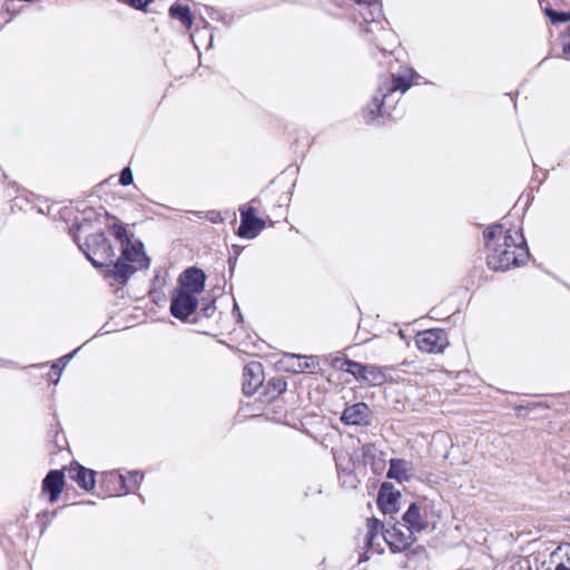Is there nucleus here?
Here are the masks:
<instances>
[{
	"instance_id": "21",
	"label": "nucleus",
	"mask_w": 570,
	"mask_h": 570,
	"mask_svg": "<svg viewBox=\"0 0 570 570\" xmlns=\"http://www.w3.org/2000/svg\"><path fill=\"white\" fill-rule=\"evenodd\" d=\"M366 365H363L358 362L352 361V360H344L343 364L341 365V368L345 372L352 374L356 380L363 381L364 373L366 371Z\"/></svg>"
},
{
	"instance_id": "6",
	"label": "nucleus",
	"mask_w": 570,
	"mask_h": 570,
	"mask_svg": "<svg viewBox=\"0 0 570 570\" xmlns=\"http://www.w3.org/2000/svg\"><path fill=\"white\" fill-rule=\"evenodd\" d=\"M144 480V474H140L137 471H132L129 473V480L116 472L109 471L102 473V483L106 487V491L110 497L122 495L129 492L131 485L128 482H132L135 487H137Z\"/></svg>"
},
{
	"instance_id": "29",
	"label": "nucleus",
	"mask_w": 570,
	"mask_h": 570,
	"mask_svg": "<svg viewBox=\"0 0 570 570\" xmlns=\"http://www.w3.org/2000/svg\"><path fill=\"white\" fill-rule=\"evenodd\" d=\"M215 312L214 301L209 304H205L202 307V313L205 317H212Z\"/></svg>"
},
{
	"instance_id": "16",
	"label": "nucleus",
	"mask_w": 570,
	"mask_h": 570,
	"mask_svg": "<svg viewBox=\"0 0 570 570\" xmlns=\"http://www.w3.org/2000/svg\"><path fill=\"white\" fill-rule=\"evenodd\" d=\"M284 368L292 373H303L315 367L312 356H303L298 354H285L281 361Z\"/></svg>"
},
{
	"instance_id": "26",
	"label": "nucleus",
	"mask_w": 570,
	"mask_h": 570,
	"mask_svg": "<svg viewBox=\"0 0 570 570\" xmlns=\"http://www.w3.org/2000/svg\"><path fill=\"white\" fill-rule=\"evenodd\" d=\"M269 384L273 385L274 391L278 395L282 394L286 390V387H287V383L284 380H282V379L273 380V381L269 382Z\"/></svg>"
},
{
	"instance_id": "22",
	"label": "nucleus",
	"mask_w": 570,
	"mask_h": 570,
	"mask_svg": "<svg viewBox=\"0 0 570 570\" xmlns=\"http://www.w3.org/2000/svg\"><path fill=\"white\" fill-rule=\"evenodd\" d=\"M367 533H366V544L372 547L374 544V540L379 537V533L383 530V524L380 520L372 518L367 519Z\"/></svg>"
},
{
	"instance_id": "14",
	"label": "nucleus",
	"mask_w": 570,
	"mask_h": 570,
	"mask_svg": "<svg viewBox=\"0 0 570 570\" xmlns=\"http://www.w3.org/2000/svg\"><path fill=\"white\" fill-rule=\"evenodd\" d=\"M65 475L60 470H51L42 481V494H48L49 502H56L63 490Z\"/></svg>"
},
{
	"instance_id": "32",
	"label": "nucleus",
	"mask_w": 570,
	"mask_h": 570,
	"mask_svg": "<svg viewBox=\"0 0 570 570\" xmlns=\"http://www.w3.org/2000/svg\"><path fill=\"white\" fill-rule=\"evenodd\" d=\"M529 570H531V569H529Z\"/></svg>"
},
{
	"instance_id": "13",
	"label": "nucleus",
	"mask_w": 570,
	"mask_h": 570,
	"mask_svg": "<svg viewBox=\"0 0 570 570\" xmlns=\"http://www.w3.org/2000/svg\"><path fill=\"white\" fill-rule=\"evenodd\" d=\"M243 376V392L247 395L254 394L264 381L262 364L258 362L247 364L244 367Z\"/></svg>"
},
{
	"instance_id": "27",
	"label": "nucleus",
	"mask_w": 570,
	"mask_h": 570,
	"mask_svg": "<svg viewBox=\"0 0 570 570\" xmlns=\"http://www.w3.org/2000/svg\"><path fill=\"white\" fill-rule=\"evenodd\" d=\"M153 0H128L131 7L135 9H145Z\"/></svg>"
},
{
	"instance_id": "11",
	"label": "nucleus",
	"mask_w": 570,
	"mask_h": 570,
	"mask_svg": "<svg viewBox=\"0 0 570 570\" xmlns=\"http://www.w3.org/2000/svg\"><path fill=\"white\" fill-rule=\"evenodd\" d=\"M371 409L364 402H358L345 407L341 421L346 425L366 426L371 423Z\"/></svg>"
},
{
	"instance_id": "9",
	"label": "nucleus",
	"mask_w": 570,
	"mask_h": 570,
	"mask_svg": "<svg viewBox=\"0 0 570 570\" xmlns=\"http://www.w3.org/2000/svg\"><path fill=\"white\" fill-rule=\"evenodd\" d=\"M415 344L424 353H442L449 345L448 334L441 328L420 332L415 336Z\"/></svg>"
},
{
	"instance_id": "12",
	"label": "nucleus",
	"mask_w": 570,
	"mask_h": 570,
	"mask_svg": "<svg viewBox=\"0 0 570 570\" xmlns=\"http://www.w3.org/2000/svg\"><path fill=\"white\" fill-rule=\"evenodd\" d=\"M206 275L197 267L187 268L179 277L180 287L194 295L200 294L205 288Z\"/></svg>"
},
{
	"instance_id": "1",
	"label": "nucleus",
	"mask_w": 570,
	"mask_h": 570,
	"mask_svg": "<svg viewBox=\"0 0 570 570\" xmlns=\"http://www.w3.org/2000/svg\"><path fill=\"white\" fill-rule=\"evenodd\" d=\"M483 236L490 252L487 264L491 269L503 272L527 262L529 249L523 235L518 230L504 229L502 225H494L487 228Z\"/></svg>"
},
{
	"instance_id": "25",
	"label": "nucleus",
	"mask_w": 570,
	"mask_h": 570,
	"mask_svg": "<svg viewBox=\"0 0 570 570\" xmlns=\"http://www.w3.org/2000/svg\"><path fill=\"white\" fill-rule=\"evenodd\" d=\"M132 181H134L132 170L129 167H125L120 173L119 183L122 186H129L132 184Z\"/></svg>"
},
{
	"instance_id": "24",
	"label": "nucleus",
	"mask_w": 570,
	"mask_h": 570,
	"mask_svg": "<svg viewBox=\"0 0 570 570\" xmlns=\"http://www.w3.org/2000/svg\"><path fill=\"white\" fill-rule=\"evenodd\" d=\"M546 13L553 23L570 21V12H559L552 9H547Z\"/></svg>"
},
{
	"instance_id": "17",
	"label": "nucleus",
	"mask_w": 570,
	"mask_h": 570,
	"mask_svg": "<svg viewBox=\"0 0 570 570\" xmlns=\"http://www.w3.org/2000/svg\"><path fill=\"white\" fill-rule=\"evenodd\" d=\"M400 498V493L397 492H385V487L383 485L377 498V505L382 510L383 513H393L396 509V503Z\"/></svg>"
},
{
	"instance_id": "10",
	"label": "nucleus",
	"mask_w": 570,
	"mask_h": 570,
	"mask_svg": "<svg viewBox=\"0 0 570 570\" xmlns=\"http://www.w3.org/2000/svg\"><path fill=\"white\" fill-rule=\"evenodd\" d=\"M240 217L237 235L242 238L253 239L265 227V222L255 215V209L250 206L240 209Z\"/></svg>"
},
{
	"instance_id": "2",
	"label": "nucleus",
	"mask_w": 570,
	"mask_h": 570,
	"mask_svg": "<svg viewBox=\"0 0 570 570\" xmlns=\"http://www.w3.org/2000/svg\"><path fill=\"white\" fill-rule=\"evenodd\" d=\"M112 229L115 238L121 245V254L106 276L124 285L138 269H147L150 261L144 252V245L139 242L131 243L124 226L115 224Z\"/></svg>"
},
{
	"instance_id": "3",
	"label": "nucleus",
	"mask_w": 570,
	"mask_h": 570,
	"mask_svg": "<svg viewBox=\"0 0 570 570\" xmlns=\"http://www.w3.org/2000/svg\"><path fill=\"white\" fill-rule=\"evenodd\" d=\"M412 86L410 75H392L381 80L375 95L364 109V119L367 124L375 122L380 117L386 114V99L395 92L404 94Z\"/></svg>"
},
{
	"instance_id": "20",
	"label": "nucleus",
	"mask_w": 570,
	"mask_h": 570,
	"mask_svg": "<svg viewBox=\"0 0 570 570\" xmlns=\"http://www.w3.org/2000/svg\"><path fill=\"white\" fill-rule=\"evenodd\" d=\"M363 381L371 385H382L385 382V375L375 365H366Z\"/></svg>"
},
{
	"instance_id": "18",
	"label": "nucleus",
	"mask_w": 570,
	"mask_h": 570,
	"mask_svg": "<svg viewBox=\"0 0 570 570\" xmlns=\"http://www.w3.org/2000/svg\"><path fill=\"white\" fill-rule=\"evenodd\" d=\"M387 478L399 481H406L410 478L409 463L405 460L392 459L387 470Z\"/></svg>"
},
{
	"instance_id": "7",
	"label": "nucleus",
	"mask_w": 570,
	"mask_h": 570,
	"mask_svg": "<svg viewBox=\"0 0 570 570\" xmlns=\"http://www.w3.org/2000/svg\"><path fill=\"white\" fill-rule=\"evenodd\" d=\"M384 541L392 552H401L409 549L416 540L415 533L405 528L404 523H395L382 533Z\"/></svg>"
},
{
	"instance_id": "5",
	"label": "nucleus",
	"mask_w": 570,
	"mask_h": 570,
	"mask_svg": "<svg viewBox=\"0 0 570 570\" xmlns=\"http://www.w3.org/2000/svg\"><path fill=\"white\" fill-rule=\"evenodd\" d=\"M431 508L425 501L412 502L404 512L402 520L405 528L412 532L421 533L430 525Z\"/></svg>"
},
{
	"instance_id": "30",
	"label": "nucleus",
	"mask_w": 570,
	"mask_h": 570,
	"mask_svg": "<svg viewBox=\"0 0 570 570\" xmlns=\"http://www.w3.org/2000/svg\"><path fill=\"white\" fill-rule=\"evenodd\" d=\"M556 570H570L568 567H566L563 563H559L557 567H556Z\"/></svg>"
},
{
	"instance_id": "19",
	"label": "nucleus",
	"mask_w": 570,
	"mask_h": 570,
	"mask_svg": "<svg viewBox=\"0 0 570 570\" xmlns=\"http://www.w3.org/2000/svg\"><path fill=\"white\" fill-rule=\"evenodd\" d=\"M169 16L173 19H177L186 29H190L194 22L193 13L187 6L174 3L169 8Z\"/></svg>"
},
{
	"instance_id": "31",
	"label": "nucleus",
	"mask_w": 570,
	"mask_h": 570,
	"mask_svg": "<svg viewBox=\"0 0 570 570\" xmlns=\"http://www.w3.org/2000/svg\"><path fill=\"white\" fill-rule=\"evenodd\" d=\"M357 3H366V4H371L372 2H374V0H356Z\"/></svg>"
},
{
	"instance_id": "15",
	"label": "nucleus",
	"mask_w": 570,
	"mask_h": 570,
	"mask_svg": "<svg viewBox=\"0 0 570 570\" xmlns=\"http://www.w3.org/2000/svg\"><path fill=\"white\" fill-rule=\"evenodd\" d=\"M69 478L86 491L92 490L96 484L95 471L87 469L79 463H72L69 468Z\"/></svg>"
},
{
	"instance_id": "28",
	"label": "nucleus",
	"mask_w": 570,
	"mask_h": 570,
	"mask_svg": "<svg viewBox=\"0 0 570 570\" xmlns=\"http://www.w3.org/2000/svg\"><path fill=\"white\" fill-rule=\"evenodd\" d=\"M208 219H209L212 223L217 224V223H223L225 218L223 217V215H222V213H220V212H215V210H213V212H209V213H208Z\"/></svg>"
},
{
	"instance_id": "4",
	"label": "nucleus",
	"mask_w": 570,
	"mask_h": 570,
	"mask_svg": "<svg viewBox=\"0 0 570 570\" xmlns=\"http://www.w3.org/2000/svg\"><path fill=\"white\" fill-rule=\"evenodd\" d=\"M79 248L95 267H114L115 252L105 233L89 235L85 243L79 245Z\"/></svg>"
},
{
	"instance_id": "23",
	"label": "nucleus",
	"mask_w": 570,
	"mask_h": 570,
	"mask_svg": "<svg viewBox=\"0 0 570 570\" xmlns=\"http://www.w3.org/2000/svg\"><path fill=\"white\" fill-rule=\"evenodd\" d=\"M77 352H78V350H75L71 353L63 355L56 363H53L51 365V372L53 375L57 376L56 380L53 381L55 384H57L59 382L63 368L73 358V356Z\"/></svg>"
},
{
	"instance_id": "8",
	"label": "nucleus",
	"mask_w": 570,
	"mask_h": 570,
	"mask_svg": "<svg viewBox=\"0 0 570 570\" xmlns=\"http://www.w3.org/2000/svg\"><path fill=\"white\" fill-rule=\"evenodd\" d=\"M198 299L196 295L185 289L176 288L170 299V313L180 321H186L197 308Z\"/></svg>"
}]
</instances>
